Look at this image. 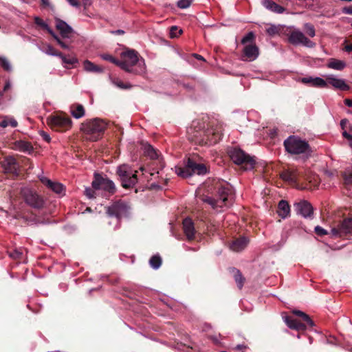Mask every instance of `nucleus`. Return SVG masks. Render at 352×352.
Returning <instances> with one entry per match:
<instances>
[{
    "label": "nucleus",
    "instance_id": "nucleus-49",
    "mask_svg": "<svg viewBox=\"0 0 352 352\" xmlns=\"http://www.w3.org/2000/svg\"><path fill=\"white\" fill-rule=\"evenodd\" d=\"M344 184L346 185L352 184V173L344 175Z\"/></svg>",
    "mask_w": 352,
    "mask_h": 352
},
{
    "label": "nucleus",
    "instance_id": "nucleus-53",
    "mask_svg": "<svg viewBox=\"0 0 352 352\" xmlns=\"http://www.w3.org/2000/svg\"><path fill=\"white\" fill-rule=\"evenodd\" d=\"M8 125L14 128L17 126L18 123L14 118L8 117Z\"/></svg>",
    "mask_w": 352,
    "mask_h": 352
},
{
    "label": "nucleus",
    "instance_id": "nucleus-6",
    "mask_svg": "<svg viewBox=\"0 0 352 352\" xmlns=\"http://www.w3.org/2000/svg\"><path fill=\"white\" fill-rule=\"evenodd\" d=\"M228 155L233 162L245 170H252L256 166V161L254 157L246 154L242 149L238 147H230L228 149Z\"/></svg>",
    "mask_w": 352,
    "mask_h": 352
},
{
    "label": "nucleus",
    "instance_id": "nucleus-57",
    "mask_svg": "<svg viewBox=\"0 0 352 352\" xmlns=\"http://www.w3.org/2000/svg\"><path fill=\"white\" fill-rule=\"evenodd\" d=\"M342 12L346 14L352 15V6L343 8Z\"/></svg>",
    "mask_w": 352,
    "mask_h": 352
},
{
    "label": "nucleus",
    "instance_id": "nucleus-19",
    "mask_svg": "<svg viewBox=\"0 0 352 352\" xmlns=\"http://www.w3.org/2000/svg\"><path fill=\"white\" fill-rule=\"evenodd\" d=\"M327 84L332 85L333 87L342 91H348L350 87L342 79L336 78L332 75L327 76L326 78Z\"/></svg>",
    "mask_w": 352,
    "mask_h": 352
},
{
    "label": "nucleus",
    "instance_id": "nucleus-45",
    "mask_svg": "<svg viewBox=\"0 0 352 352\" xmlns=\"http://www.w3.org/2000/svg\"><path fill=\"white\" fill-rule=\"evenodd\" d=\"M192 0H179L177 2V6L179 8L185 9V8H188L190 6V4L192 3Z\"/></svg>",
    "mask_w": 352,
    "mask_h": 352
},
{
    "label": "nucleus",
    "instance_id": "nucleus-16",
    "mask_svg": "<svg viewBox=\"0 0 352 352\" xmlns=\"http://www.w3.org/2000/svg\"><path fill=\"white\" fill-rule=\"evenodd\" d=\"M294 210L297 214L302 215L305 218L311 217L314 208L311 204L305 200H302L294 205Z\"/></svg>",
    "mask_w": 352,
    "mask_h": 352
},
{
    "label": "nucleus",
    "instance_id": "nucleus-41",
    "mask_svg": "<svg viewBox=\"0 0 352 352\" xmlns=\"http://www.w3.org/2000/svg\"><path fill=\"white\" fill-rule=\"evenodd\" d=\"M182 30L179 29L177 26H172L170 29V38H175L182 34Z\"/></svg>",
    "mask_w": 352,
    "mask_h": 352
},
{
    "label": "nucleus",
    "instance_id": "nucleus-37",
    "mask_svg": "<svg viewBox=\"0 0 352 352\" xmlns=\"http://www.w3.org/2000/svg\"><path fill=\"white\" fill-rule=\"evenodd\" d=\"M43 52L48 55L59 56H62V53L57 51L53 46L47 45L43 49Z\"/></svg>",
    "mask_w": 352,
    "mask_h": 352
},
{
    "label": "nucleus",
    "instance_id": "nucleus-51",
    "mask_svg": "<svg viewBox=\"0 0 352 352\" xmlns=\"http://www.w3.org/2000/svg\"><path fill=\"white\" fill-rule=\"evenodd\" d=\"M85 194L89 198L95 197V191L94 190V188H86Z\"/></svg>",
    "mask_w": 352,
    "mask_h": 352
},
{
    "label": "nucleus",
    "instance_id": "nucleus-62",
    "mask_svg": "<svg viewBox=\"0 0 352 352\" xmlns=\"http://www.w3.org/2000/svg\"><path fill=\"white\" fill-rule=\"evenodd\" d=\"M294 314H295L296 316H299L300 318L305 314V313L301 311H299V310H294L293 311Z\"/></svg>",
    "mask_w": 352,
    "mask_h": 352
},
{
    "label": "nucleus",
    "instance_id": "nucleus-52",
    "mask_svg": "<svg viewBox=\"0 0 352 352\" xmlns=\"http://www.w3.org/2000/svg\"><path fill=\"white\" fill-rule=\"evenodd\" d=\"M40 135L45 142H50L51 141L50 136L46 132L42 131L40 132Z\"/></svg>",
    "mask_w": 352,
    "mask_h": 352
},
{
    "label": "nucleus",
    "instance_id": "nucleus-64",
    "mask_svg": "<svg viewBox=\"0 0 352 352\" xmlns=\"http://www.w3.org/2000/svg\"><path fill=\"white\" fill-rule=\"evenodd\" d=\"M346 122H347V120L346 119H343V120H341L340 125H341L342 129L344 128V126L346 124Z\"/></svg>",
    "mask_w": 352,
    "mask_h": 352
},
{
    "label": "nucleus",
    "instance_id": "nucleus-3",
    "mask_svg": "<svg viewBox=\"0 0 352 352\" xmlns=\"http://www.w3.org/2000/svg\"><path fill=\"white\" fill-rule=\"evenodd\" d=\"M183 167L176 166V174L183 178H187L194 174L198 175H204L208 173L207 166L203 163L197 162L195 157H188L184 162Z\"/></svg>",
    "mask_w": 352,
    "mask_h": 352
},
{
    "label": "nucleus",
    "instance_id": "nucleus-25",
    "mask_svg": "<svg viewBox=\"0 0 352 352\" xmlns=\"http://www.w3.org/2000/svg\"><path fill=\"white\" fill-rule=\"evenodd\" d=\"M263 6L269 10L278 14H282L285 11V8L272 0H262Z\"/></svg>",
    "mask_w": 352,
    "mask_h": 352
},
{
    "label": "nucleus",
    "instance_id": "nucleus-17",
    "mask_svg": "<svg viewBox=\"0 0 352 352\" xmlns=\"http://www.w3.org/2000/svg\"><path fill=\"white\" fill-rule=\"evenodd\" d=\"M259 54L258 47L255 43L245 45L243 50L242 59L243 60L253 61Z\"/></svg>",
    "mask_w": 352,
    "mask_h": 352
},
{
    "label": "nucleus",
    "instance_id": "nucleus-56",
    "mask_svg": "<svg viewBox=\"0 0 352 352\" xmlns=\"http://www.w3.org/2000/svg\"><path fill=\"white\" fill-rule=\"evenodd\" d=\"M8 125V117L6 116L3 120L0 122V126L2 128H6Z\"/></svg>",
    "mask_w": 352,
    "mask_h": 352
},
{
    "label": "nucleus",
    "instance_id": "nucleus-22",
    "mask_svg": "<svg viewBox=\"0 0 352 352\" xmlns=\"http://www.w3.org/2000/svg\"><path fill=\"white\" fill-rule=\"evenodd\" d=\"M299 81L303 84L308 85L311 87H326V81L320 77H305L299 80Z\"/></svg>",
    "mask_w": 352,
    "mask_h": 352
},
{
    "label": "nucleus",
    "instance_id": "nucleus-55",
    "mask_svg": "<svg viewBox=\"0 0 352 352\" xmlns=\"http://www.w3.org/2000/svg\"><path fill=\"white\" fill-rule=\"evenodd\" d=\"M11 256L16 259H20L22 256V253L19 251H14V252L11 253Z\"/></svg>",
    "mask_w": 352,
    "mask_h": 352
},
{
    "label": "nucleus",
    "instance_id": "nucleus-33",
    "mask_svg": "<svg viewBox=\"0 0 352 352\" xmlns=\"http://www.w3.org/2000/svg\"><path fill=\"white\" fill-rule=\"evenodd\" d=\"M306 179L310 184L309 186H305L306 188H311L312 187L316 188L320 184V179L317 175L313 174L307 176Z\"/></svg>",
    "mask_w": 352,
    "mask_h": 352
},
{
    "label": "nucleus",
    "instance_id": "nucleus-60",
    "mask_svg": "<svg viewBox=\"0 0 352 352\" xmlns=\"http://www.w3.org/2000/svg\"><path fill=\"white\" fill-rule=\"evenodd\" d=\"M69 1V3L72 6H74V7H79L80 6V3L78 1V0H67Z\"/></svg>",
    "mask_w": 352,
    "mask_h": 352
},
{
    "label": "nucleus",
    "instance_id": "nucleus-4",
    "mask_svg": "<svg viewBox=\"0 0 352 352\" xmlns=\"http://www.w3.org/2000/svg\"><path fill=\"white\" fill-rule=\"evenodd\" d=\"M106 124L99 118L87 120L81 124L80 131L85 134L86 139L95 142L102 138Z\"/></svg>",
    "mask_w": 352,
    "mask_h": 352
},
{
    "label": "nucleus",
    "instance_id": "nucleus-30",
    "mask_svg": "<svg viewBox=\"0 0 352 352\" xmlns=\"http://www.w3.org/2000/svg\"><path fill=\"white\" fill-rule=\"evenodd\" d=\"M85 112V108L82 104H75L71 106V113L76 119L83 117Z\"/></svg>",
    "mask_w": 352,
    "mask_h": 352
},
{
    "label": "nucleus",
    "instance_id": "nucleus-15",
    "mask_svg": "<svg viewBox=\"0 0 352 352\" xmlns=\"http://www.w3.org/2000/svg\"><path fill=\"white\" fill-rule=\"evenodd\" d=\"M288 41L294 45H302L303 46L312 48L316 44L298 30L291 32L288 37Z\"/></svg>",
    "mask_w": 352,
    "mask_h": 352
},
{
    "label": "nucleus",
    "instance_id": "nucleus-63",
    "mask_svg": "<svg viewBox=\"0 0 352 352\" xmlns=\"http://www.w3.org/2000/svg\"><path fill=\"white\" fill-rule=\"evenodd\" d=\"M344 104L349 107H352V98L351 99H349V98H346L344 100Z\"/></svg>",
    "mask_w": 352,
    "mask_h": 352
},
{
    "label": "nucleus",
    "instance_id": "nucleus-12",
    "mask_svg": "<svg viewBox=\"0 0 352 352\" xmlns=\"http://www.w3.org/2000/svg\"><path fill=\"white\" fill-rule=\"evenodd\" d=\"M92 188L94 190L102 189L113 195L116 192V186L113 181L107 177L102 176L101 174L95 173L94 178L91 183Z\"/></svg>",
    "mask_w": 352,
    "mask_h": 352
},
{
    "label": "nucleus",
    "instance_id": "nucleus-28",
    "mask_svg": "<svg viewBox=\"0 0 352 352\" xmlns=\"http://www.w3.org/2000/svg\"><path fill=\"white\" fill-rule=\"evenodd\" d=\"M230 272L233 274L234 278L237 285L238 288L239 289H241L242 287H243L245 278L243 276L241 272L235 267L230 268Z\"/></svg>",
    "mask_w": 352,
    "mask_h": 352
},
{
    "label": "nucleus",
    "instance_id": "nucleus-40",
    "mask_svg": "<svg viewBox=\"0 0 352 352\" xmlns=\"http://www.w3.org/2000/svg\"><path fill=\"white\" fill-rule=\"evenodd\" d=\"M100 56L103 60L111 62L117 66H118V63H120L119 60L109 54H102Z\"/></svg>",
    "mask_w": 352,
    "mask_h": 352
},
{
    "label": "nucleus",
    "instance_id": "nucleus-20",
    "mask_svg": "<svg viewBox=\"0 0 352 352\" xmlns=\"http://www.w3.org/2000/svg\"><path fill=\"white\" fill-rule=\"evenodd\" d=\"M56 28L59 31L63 38H69L73 32V29L64 21L56 19Z\"/></svg>",
    "mask_w": 352,
    "mask_h": 352
},
{
    "label": "nucleus",
    "instance_id": "nucleus-47",
    "mask_svg": "<svg viewBox=\"0 0 352 352\" xmlns=\"http://www.w3.org/2000/svg\"><path fill=\"white\" fill-rule=\"evenodd\" d=\"M53 38L57 41L58 45L63 48V49H68L69 45L64 43L54 32V35H52Z\"/></svg>",
    "mask_w": 352,
    "mask_h": 352
},
{
    "label": "nucleus",
    "instance_id": "nucleus-1",
    "mask_svg": "<svg viewBox=\"0 0 352 352\" xmlns=\"http://www.w3.org/2000/svg\"><path fill=\"white\" fill-rule=\"evenodd\" d=\"M222 125L210 122L206 126L204 122L193 121L188 130V138L195 144L206 146L215 144L222 137Z\"/></svg>",
    "mask_w": 352,
    "mask_h": 352
},
{
    "label": "nucleus",
    "instance_id": "nucleus-29",
    "mask_svg": "<svg viewBox=\"0 0 352 352\" xmlns=\"http://www.w3.org/2000/svg\"><path fill=\"white\" fill-rule=\"evenodd\" d=\"M144 148L145 155L149 157L151 160L159 159L160 153L158 150L154 148L153 146L149 144H146Z\"/></svg>",
    "mask_w": 352,
    "mask_h": 352
},
{
    "label": "nucleus",
    "instance_id": "nucleus-8",
    "mask_svg": "<svg viewBox=\"0 0 352 352\" xmlns=\"http://www.w3.org/2000/svg\"><path fill=\"white\" fill-rule=\"evenodd\" d=\"M47 124L56 131L65 132L72 128V121L65 114H56L47 118Z\"/></svg>",
    "mask_w": 352,
    "mask_h": 352
},
{
    "label": "nucleus",
    "instance_id": "nucleus-46",
    "mask_svg": "<svg viewBox=\"0 0 352 352\" xmlns=\"http://www.w3.org/2000/svg\"><path fill=\"white\" fill-rule=\"evenodd\" d=\"M315 232L320 236H322L328 234V232L325 229L319 226L315 227Z\"/></svg>",
    "mask_w": 352,
    "mask_h": 352
},
{
    "label": "nucleus",
    "instance_id": "nucleus-61",
    "mask_svg": "<svg viewBox=\"0 0 352 352\" xmlns=\"http://www.w3.org/2000/svg\"><path fill=\"white\" fill-rule=\"evenodd\" d=\"M342 136L347 139L349 141V142L352 140V135L348 133L346 131H343Z\"/></svg>",
    "mask_w": 352,
    "mask_h": 352
},
{
    "label": "nucleus",
    "instance_id": "nucleus-23",
    "mask_svg": "<svg viewBox=\"0 0 352 352\" xmlns=\"http://www.w3.org/2000/svg\"><path fill=\"white\" fill-rule=\"evenodd\" d=\"M248 239L245 236L235 239L230 245V248L234 252H240L244 250L248 244Z\"/></svg>",
    "mask_w": 352,
    "mask_h": 352
},
{
    "label": "nucleus",
    "instance_id": "nucleus-48",
    "mask_svg": "<svg viewBox=\"0 0 352 352\" xmlns=\"http://www.w3.org/2000/svg\"><path fill=\"white\" fill-rule=\"evenodd\" d=\"M267 34L271 36H274L278 32V29L275 25H271L266 30Z\"/></svg>",
    "mask_w": 352,
    "mask_h": 352
},
{
    "label": "nucleus",
    "instance_id": "nucleus-13",
    "mask_svg": "<svg viewBox=\"0 0 352 352\" xmlns=\"http://www.w3.org/2000/svg\"><path fill=\"white\" fill-rule=\"evenodd\" d=\"M3 172L10 177H16L19 175L21 164L14 156H6L1 161Z\"/></svg>",
    "mask_w": 352,
    "mask_h": 352
},
{
    "label": "nucleus",
    "instance_id": "nucleus-27",
    "mask_svg": "<svg viewBox=\"0 0 352 352\" xmlns=\"http://www.w3.org/2000/svg\"><path fill=\"white\" fill-rule=\"evenodd\" d=\"M290 212V206L287 201L281 200L278 205L277 213L282 218L287 217Z\"/></svg>",
    "mask_w": 352,
    "mask_h": 352
},
{
    "label": "nucleus",
    "instance_id": "nucleus-14",
    "mask_svg": "<svg viewBox=\"0 0 352 352\" xmlns=\"http://www.w3.org/2000/svg\"><path fill=\"white\" fill-rule=\"evenodd\" d=\"M130 207L124 201L119 200L114 202L112 205L109 206L107 210V212L110 217H115L120 219L123 217L128 215Z\"/></svg>",
    "mask_w": 352,
    "mask_h": 352
},
{
    "label": "nucleus",
    "instance_id": "nucleus-44",
    "mask_svg": "<svg viewBox=\"0 0 352 352\" xmlns=\"http://www.w3.org/2000/svg\"><path fill=\"white\" fill-rule=\"evenodd\" d=\"M305 27L307 34L310 37H314L316 35V32L314 25L311 23H306Z\"/></svg>",
    "mask_w": 352,
    "mask_h": 352
},
{
    "label": "nucleus",
    "instance_id": "nucleus-42",
    "mask_svg": "<svg viewBox=\"0 0 352 352\" xmlns=\"http://www.w3.org/2000/svg\"><path fill=\"white\" fill-rule=\"evenodd\" d=\"M301 322L305 324V328L307 327H312L314 325V321L306 314L301 318Z\"/></svg>",
    "mask_w": 352,
    "mask_h": 352
},
{
    "label": "nucleus",
    "instance_id": "nucleus-43",
    "mask_svg": "<svg viewBox=\"0 0 352 352\" xmlns=\"http://www.w3.org/2000/svg\"><path fill=\"white\" fill-rule=\"evenodd\" d=\"M0 65L6 71L10 72L11 70V66L9 61L3 57H0Z\"/></svg>",
    "mask_w": 352,
    "mask_h": 352
},
{
    "label": "nucleus",
    "instance_id": "nucleus-7",
    "mask_svg": "<svg viewBox=\"0 0 352 352\" xmlns=\"http://www.w3.org/2000/svg\"><path fill=\"white\" fill-rule=\"evenodd\" d=\"M138 171L127 164H122L116 169V175L121 186L126 189L132 188L138 182Z\"/></svg>",
    "mask_w": 352,
    "mask_h": 352
},
{
    "label": "nucleus",
    "instance_id": "nucleus-2",
    "mask_svg": "<svg viewBox=\"0 0 352 352\" xmlns=\"http://www.w3.org/2000/svg\"><path fill=\"white\" fill-rule=\"evenodd\" d=\"M208 191H211L212 197H207L204 201L208 203L217 212H221L224 207H228L234 199L232 186L225 181L212 179L208 186Z\"/></svg>",
    "mask_w": 352,
    "mask_h": 352
},
{
    "label": "nucleus",
    "instance_id": "nucleus-38",
    "mask_svg": "<svg viewBox=\"0 0 352 352\" xmlns=\"http://www.w3.org/2000/svg\"><path fill=\"white\" fill-rule=\"evenodd\" d=\"M255 35L252 32H248L241 40V43L243 45H248V43H254Z\"/></svg>",
    "mask_w": 352,
    "mask_h": 352
},
{
    "label": "nucleus",
    "instance_id": "nucleus-34",
    "mask_svg": "<svg viewBox=\"0 0 352 352\" xmlns=\"http://www.w3.org/2000/svg\"><path fill=\"white\" fill-rule=\"evenodd\" d=\"M34 23L38 26H40L41 28H42L43 29L47 31V32L51 34V35H54V32L53 30L48 26V25L43 21V20L42 19H41L40 17L38 16H35L34 17Z\"/></svg>",
    "mask_w": 352,
    "mask_h": 352
},
{
    "label": "nucleus",
    "instance_id": "nucleus-18",
    "mask_svg": "<svg viewBox=\"0 0 352 352\" xmlns=\"http://www.w3.org/2000/svg\"><path fill=\"white\" fill-rule=\"evenodd\" d=\"M41 183L47 187L49 189L52 190L56 194L58 195H64L65 193V188L63 185L59 182H52L47 177H42L40 179Z\"/></svg>",
    "mask_w": 352,
    "mask_h": 352
},
{
    "label": "nucleus",
    "instance_id": "nucleus-50",
    "mask_svg": "<svg viewBox=\"0 0 352 352\" xmlns=\"http://www.w3.org/2000/svg\"><path fill=\"white\" fill-rule=\"evenodd\" d=\"M344 50L347 52H352V43H349L347 41H345L344 43Z\"/></svg>",
    "mask_w": 352,
    "mask_h": 352
},
{
    "label": "nucleus",
    "instance_id": "nucleus-36",
    "mask_svg": "<svg viewBox=\"0 0 352 352\" xmlns=\"http://www.w3.org/2000/svg\"><path fill=\"white\" fill-rule=\"evenodd\" d=\"M162 262V258L159 255H154L149 260L150 265L153 269H158L161 266Z\"/></svg>",
    "mask_w": 352,
    "mask_h": 352
},
{
    "label": "nucleus",
    "instance_id": "nucleus-54",
    "mask_svg": "<svg viewBox=\"0 0 352 352\" xmlns=\"http://www.w3.org/2000/svg\"><path fill=\"white\" fill-rule=\"evenodd\" d=\"M116 84L118 87L121 88V89H129L131 87L130 85H125L124 82H122L120 80L118 81Z\"/></svg>",
    "mask_w": 352,
    "mask_h": 352
},
{
    "label": "nucleus",
    "instance_id": "nucleus-39",
    "mask_svg": "<svg viewBox=\"0 0 352 352\" xmlns=\"http://www.w3.org/2000/svg\"><path fill=\"white\" fill-rule=\"evenodd\" d=\"M64 64L73 65L78 62L77 59L74 57H67L62 53V56H59Z\"/></svg>",
    "mask_w": 352,
    "mask_h": 352
},
{
    "label": "nucleus",
    "instance_id": "nucleus-9",
    "mask_svg": "<svg viewBox=\"0 0 352 352\" xmlns=\"http://www.w3.org/2000/svg\"><path fill=\"white\" fill-rule=\"evenodd\" d=\"M21 195L25 204L30 207L37 210L45 207V199L36 190L30 188H24L21 190Z\"/></svg>",
    "mask_w": 352,
    "mask_h": 352
},
{
    "label": "nucleus",
    "instance_id": "nucleus-5",
    "mask_svg": "<svg viewBox=\"0 0 352 352\" xmlns=\"http://www.w3.org/2000/svg\"><path fill=\"white\" fill-rule=\"evenodd\" d=\"M285 151L292 155L310 154L312 151L307 141L296 135H290L284 140Z\"/></svg>",
    "mask_w": 352,
    "mask_h": 352
},
{
    "label": "nucleus",
    "instance_id": "nucleus-11",
    "mask_svg": "<svg viewBox=\"0 0 352 352\" xmlns=\"http://www.w3.org/2000/svg\"><path fill=\"white\" fill-rule=\"evenodd\" d=\"M352 233V217L344 218L332 227L331 235L335 238H343Z\"/></svg>",
    "mask_w": 352,
    "mask_h": 352
},
{
    "label": "nucleus",
    "instance_id": "nucleus-31",
    "mask_svg": "<svg viewBox=\"0 0 352 352\" xmlns=\"http://www.w3.org/2000/svg\"><path fill=\"white\" fill-rule=\"evenodd\" d=\"M83 66L85 69L89 72L102 73L103 72V68L102 67L97 65L88 60L84 61Z\"/></svg>",
    "mask_w": 352,
    "mask_h": 352
},
{
    "label": "nucleus",
    "instance_id": "nucleus-24",
    "mask_svg": "<svg viewBox=\"0 0 352 352\" xmlns=\"http://www.w3.org/2000/svg\"><path fill=\"white\" fill-rule=\"evenodd\" d=\"M183 229L188 240L191 241L195 239V230L194 223L190 219L187 218L184 220Z\"/></svg>",
    "mask_w": 352,
    "mask_h": 352
},
{
    "label": "nucleus",
    "instance_id": "nucleus-10",
    "mask_svg": "<svg viewBox=\"0 0 352 352\" xmlns=\"http://www.w3.org/2000/svg\"><path fill=\"white\" fill-rule=\"evenodd\" d=\"M122 60L118 63V67L129 73H136L132 67L138 63V53L134 50H127L121 53Z\"/></svg>",
    "mask_w": 352,
    "mask_h": 352
},
{
    "label": "nucleus",
    "instance_id": "nucleus-32",
    "mask_svg": "<svg viewBox=\"0 0 352 352\" xmlns=\"http://www.w3.org/2000/svg\"><path fill=\"white\" fill-rule=\"evenodd\" d=\"M16 147L19 151L28 153H31L34 150L30 142L22 140L16 142Z\"/></svg>",
    "mask_w": 352,
    "mask_h": 352
},
{
    "label": "nucleus",
    "instance_id": "nucleus-26",
    "mask_svg": "<svg viewBox=\"0 0 352 352\" xmlns=\"http://www.w3.org/2000/svg\"><path fill=\"white\" fill-rule=\"evenodd\" d=\"M285 322L287 325L292 329L298 331H303L305 329V324H302L300 321L292 316H286Z\"/></svg>",
    "mask_w": 352,
    "mask_h": 352
},
{
    "label": "nucleus",
    "instance_id": "nucleus-58",
    "mask_svg": "<svg viewBox=\"0 0 352 352\" xmlns=\"http://www.w3.org/2000/svg\"><path fill=\"white\" fill-rule=\"evenodd\" d=\"M110 33L115 35H123L125 32L122 30H111Z\"/></svg>",
    "mask_w": 352,
    "mask_h": 352
},
{
    "label": "nucleus",
    "instance_id": "nucleus-35",
    "mask_svg": "<svg viewBox=\"0 0 352 352\" xmlns=\"http://www.w3.org/2000/svg\"><path fill=\"white\" fill-rule=\"evenodd\" d=\"M346 66L344 61L340 60H333L328 64V67L337 70H342Z\"/></svg>",
    "mask_w": 352,
    "mask_h": 352
},
{
    "label": "nucleus",
    "instance_id": "nucleus-21",
    "mask_svg": "<svg viewBox=\"0 0 352 352\" xmlns=\"http://www.w3.org/2000/svg\"><path fill=\"white\" fill-rule=\"evenodd\" d=\"M280 178L292 184L297 185L300 181L299 173L295 170H286L280 175Z\"/></svg>",
    "mask_w": 352,
    "mask_h": 352
},
{
    "label": "nucleus",
    "instance_id": "nucleus-59",
    "mask_svg": "<svg viewBox=\"0 0 352 352\" xmlns=\"http://www.w3.org/2000/svg\"><path fill=\"white\" fill-rule=\"evenodd\" d=\"M161 188V186L156 183H152L149 187V189L151 190H160Z\"/></svg>",
    "mask_w": 352,
    "mask_h": 352
}]
</instances>
